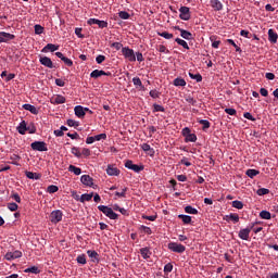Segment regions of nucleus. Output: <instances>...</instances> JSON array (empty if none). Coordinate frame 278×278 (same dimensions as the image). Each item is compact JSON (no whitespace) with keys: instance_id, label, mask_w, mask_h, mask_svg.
Returning a JSON list of instances; mask_svg holds the SVG:
<instances>
[{"instance_id":"nucleus-21","label":"nucleus","mask_w":278,"mask_h":278,"mask_svg":"<svg viewBox=\"0 0 278 278\" xmlns=\"http://www.w3.org/2000/svg\"><path fill=\"white\" fill-rule=\"evenodd\" d=\"M211 8H214L216 12H220V10H223V2L219 0H211Z\"/></svg>"},{"instance_id":"nucleus-29","label":"nucleus","mask_w":278,"mask_h":278,"mask_svg":"<svg viewBox=\"0 0 278 278\" xmlns=\"http://www.w3.org/2000/svg\"><path fill=\"white\" fill-rule=\"evenodd\" d=\"M140 253L143 260H149V257H151V250H149V248L140 249Z\"/></svg>"},{"instance_id":"nucleus-16","label":"nucleus","mask_w":278,"mask_h":278,"mask_svg":"<svg viewBox=\"0 0 278 278\" xmlns=\"http://www.w3.org/2000/svg\"><path fill=\"white\" fill-rule=\"evenodd\" d=\"M14 38H16V36L12 35L10 33L0 31V45L2 42H10V40H14Z\"/></svg>"},{"instance_id":"nucleus-53","label":"nucleus","mask_w":278,"mask_h":278,"mask_svg":"<svg viewBox=\"0 0 278 278\" xmlns=\"http://www.w3.org/2000/svg\"><path fill=\"white\" fill-rule=\"evenodd\" d=\"M227 42H228V45H231L238 53H240L242 51V49H240V47L238 45H236V41H233V39H227Z\"/></svg>"},{"instance_id":"nucleus-11","label":"nucleus","mask_w":278,"mask_h":278,"mask_svg":"<svg viewBox=\"0 0 278 278\" xmlns=\"http://www.w3.org/2000/svg\"><path fill=\"white\" fill-rule=\"evenodd\" d=\"M39 62L42 66H46V68H55L53 61H51L49 56H40Z\"/></svg>"},{"instance_id":"nucleus-13","label":"nucleus","mask_w":278,"mask_h":278,"mask_svg":"<svg viewBox=\"0 0 278 278\" xmlns=\"http://www.w3.org/2000/svg\"><path fill=\"white\" fill-rule=\"evenodd\" d=\"M50 103L52 105H62V103H66V98L62 94H56L50 99Z\"/></svg>"},{"instance_id":"nucleus-41","label":"nucleus","mask_w":278,"mask_h":278,"mask_svg":"<svg viewBox=\"0 0 278 278\" xmlns=\"http://www.w3.org/2000/svg\"><path fill=\"white\" fill-rule=\"evenodd\" d=\"M58 190H60V188L55 185H50L47 188V192H49V194H55V192H58Z\"/></svg>"},{"instance_id":"nucleus-35","label":"nucleus","mask_w":278,"mask_h":278,"mask_svg":"<svg viewBox=\"0 0 278 278\" xmlns=\"http://www.w3.org/2000/svg\"><path fill=\"white\" fill-rule=\"evenodd\" d=\"M245 175L248 177H250V179H253V177H257V175H260V170H257V169H248L245 172Z\"/></svg>"},{"instance_id":"nucleus-5","label":"nucleus","mask_w":278,"mask_h":278,"mask_svg":"<svg viewBox=\"0 0 278 278\" xmlns=\"http://www.w3.org/2000/svg\"><path fill=\"white\" fill-rule=\"evenodd\" d=\"M30 148L33 149V151H49V149L47 148V143L45 141H34L30 144Z\"/></svg>"},{"instance_id":"nucleus-2","label":"nucleus","mask_w":278,"mask_h":278,"mask_svg":"<svg viewBox=\"0 0 278 278\" xmlns=\"http://www.w3.org/2000/svg\"><path fill=\"white\" fill-rule=\"evenodd\" d=\"M122 54L128 62H136V53L128 47L122 48Z\"/></svg>"},{"instance_id":"nucleus-23","label":"nucleus","mask_w":278,"mask_h":278,"mask_svg":"<svg viewBox=\"0 0 278 278\" xmlns=\"http://www.w3.org/2000/svg\"><path fill=\"white\" fill-rule=\"evenodd\" d=\"M178 218L182 220L184 225H192V217L189 215L180 214L178 215Z\"/></svg>"},{"instance_id":"nucleus-47","label":"nucleus","mask_w":278,"mask_h":278,"mask_svg":"<svg viewBox=\"0 0 278 278\" xmlns=\"http://www.w3.org/2000/svg\"><path fill=\"white\" fill-rule=\"evenodd\" d=\"M8 210H10V212H16V210H18V204L14 203V202H10L7 204Z\"/></svg>"},{"instance_id":"nucleus-37","label":"nucleus","mask_w":278,"mask_h":278,"mask_svg":"<svg viewBox=\"0 0 278 278\" xmlns=\"http://www.w3.org/2000/svg\"><path fill=\"white\" fill-rule=\"evenodd\" d=\"M175 42H177V45H179L180 47H182L184 49L189 50L190 47L188 46V42H186V40L181 39V38H176Z\"/></svg>"},{"instance_id":"nucleus-43","label":"nucleus","mask_w":278,"mask_h":278,"mask_svg":"<svg viewBox=\"0 0 278 278\" xmlns=\"http://www.w3.org/2000/svg\"><path fill=\"white\" fill-rule=\"evenodd\" d=\"M141 149L146 153L149 152V151H150V153H155V151L152 149V147L149 143H142Z\"/></svg>"},{"instance_id":"nucleus-30","label":"nucleus","mask_w":278,"mask_h":278,"mask_svg":"<svg viewBox=\"0 0 278 278\" xmlns=\"http://www.w3.org/2000/svg\"><path fill=\"white\" fill-rule=\"evenodd\" d=\"M217 38L218 37H216L214 35L210 37L213 49H218V47H220V40H217Z\"/></svg>"},{"instance_id":"nucleus-46","label":"nucleus","mask_w":278,"mask_h":278,"mask_svg":"<svg viewBox=\"0 0 278 278\" xmlns=\"http://www.w3.org/2000/svg\"><path fill=\"white\" fill-rule=\"evenodd\" d=\"M96 142H99L101 140H108V135L105 132H102L100 135L93 136Z\"/></svg>"},{"instance_id":"nucleus-19","label":"nucleus","mask_w":278,"mask_h":278,"mask_svg":"<svg viewBox=\"0 0 278 278\" xmlns=\"http://www.w3.org/2000/svg\"><path fill=\"white\" fill-rule=\"evenodd\" d=\"M74 112L78 118H84L86 116V112H84V106L81 105H76Z\"/></svg>"},{"instance_id":"nucleus-10","label":"nucleus","mask_w":278,"mask_h":278,"mask_svg":"<svg viewBox=\"0 0 278 278\" xmlns=\"http://www.w3.org/2000/svg\"><path fill=\"white\" fill-rule=\"evenodd\" d=\"M103 75H105L106 77H110V75H112V73L105 72L103 70H94L90 73L91 79H99V77H101Z\"/></svg>"},{"instance_id":"nucleus-63","label":"nucleus","mask_w":278,"mask_h":278,"mask_svg":"<svg viewBox=\"0 0 278 278\" xmlns=\"http://www.w3.org/2000/svg\"><path fill=\"white\" fill-rule=\"evenodd\" d=\"M164 273H173V265L170 263L164 266Z\"/></svg>"},{"instance_id":"nucleus-42","label":"nucleus","mask_w":278,"mask_h":278,"mask_svg":"<svg viewBox=\"0 0 278 278\" xmlns=\"http://www.w3.org/2000/svg\"><path fill=\"white\" fill-rule=\"evenodd\" d=\"M256 194H258V197H264L266 194H270V190L266 188H261L257 189Z\"/></svg>"},{"instance_id":"nucleus-51","label":"nucleus","mask_w":278,"mask_h":278,"mask_svg":"<svg viewBox=\"0 0 278 278\" xmlns=\"http://www.w3.org/2000/svg\"><path fill=\"white\" fill-rule=\"evenodd\" d=\"M71 153L75 155V157H81V151H79V148L77 147H73Z\"/></svg>"},{"instance_id":"nucleus-18","label":"nucleus","mask_w":278,"mask_h":278,"mask_svg":"<svg viewBox=\"0 0 278 278\" xmlns=\"http://www.w3.org/2000/svg\"><path fill=\"white\" fill-rule=\"evenodd\" d=\"M268 40L271 45H277L278 35L273 28L268 30Z\"/></svg>"},{"instance_id":"nucleus-62","label":"nucleus","mask_w":278,"mask_h":278,"mask_svg":"<svg viewBox=\"0 0 278 278\" xmlns=\"http://www.w3.org/2000/svg\"><path fill=\"white\" fill-rule=\"evenodd\" d=\"M225 113L229 114V116H236V114H238L236 109H225Z\"/></svg>"},{"instance_id":"nucleus-12","label":"nucleus","mask_w":278,"mask_h":278,"mask_svg":"<svg viewBox=\"0 0 278 278\" xmlns=\"http://www.w3.org/2000/svg\"><path fill=\"white\" fill-rule=\"evenodd\" d=\"M87 23L89 25H98L100 29H105V27H108V22L98 18H89Z\"/></svg>"},{"instance_id":"nucleus-28","label":"nucleus","mask_w":278,"mask_h":278,"mask_svg":"<svg viewBox=\"0 0 278 278\" xmlns=\"http://www.w3.org/2000/svg\"><path fill=\"white\" fill-rule=\"evenodd\" d=\"M23 110H27V112H30V114H38V109L31 104H23Z\"/></svg>"},{"instance_id":"nucleus-39","label":"nucleus","mask_w":278,"mask_h":278,"mask_svg":"<svg viewBox=\"0 0 278 278\" xmlns=\"http://www.w3.org/2000/svg\"><path fill=\"white\" fill-rule=\"evenodd\" d=\"M232 207H236V210H242L244 207V203H242V201L239 200H235L231 203Z\"/></svg>"},{"instance_id":"nucleus-55","label":"nucleus","mask_w":278,"mask_h":278,"mask_svg":"<svg viewBox=\"0 0 278 278\" xmlns=\"http://www.w3.org/2000/svg\"><path fill=\"white\" fill-rule=\"evenodd\" d=\"M127 190H128L127 187H125L124 189H122V192L116 191L115 197H118L121 199H125Z\"/></svg>"},{"instance_id":"nucleus-57","label":"nucleus","mask_w":278,"mask_h":278,"mask_svg":"<svg viewBox=\"0 0 278 278\" xmlns=\"http://www.w3.org/2000/svg\"><path fill=\"white\" fill-rule=\"evenodd\" d=\"M153 112H166V109L160 104H153Z\"/></svg>"},{"instance_id":"nucleus-36","label":"nucleus","mask_w":278,"mask_h":278,"mask_svg":"<svg viewBox=\"0 0 278 278\" xmlns=\"http://www.w3.org/2000/svg\"><path fill=\"white\" fill-rule=\"evenodd\" d=\"M198 123L200 125H202L203 131H206V129H210V126H211L210 121H207V119H200V121H198Z\"/></svg>"},{"instance_id":"nucleus-56","label":"nucleus","mask_w":278,"mask_h":278,"mask_svg":"<svg viewBox=\"0 0 278 278\" xmlns=\"http://www.w3.org/2000/svg\"><path fill=\"white\" fill-rule=\"evenodd\" d=\"M26 131H28V134H36V126L34 123H30L28 126H26Z\"/></svg>"},{"instance_id":"nucleus-34","label":"nucleus","mask_w":278,"mask_h":278,"mask_svg":"<svg viewBox=\"0 0 278 278\" xmlns=\"http://www.w3.org/2000/svg\"><path fill=\"white\" fill-rule=\"evenodd\" d=\"M25 175L28 179H36V180L40 179L41 177L40 174L34 173V172H26Z\"/></svg>"},{"instance_id":"nucleus-45","label":"nucleus","mask_w":278,"mask_h":278,"mask_svg":"<svg viewBox=\"0 0 278 278\" xmlns=\"http://www.w3.org/2000/svg\"><path fill=\"white\" fill-rule=\"evenodd\" d=\"M35 34L37 36H40V34H45V27H42L40 24L35 25Z\"/></svg>"},{"instance_id":"nucleus-22","label":"nucleus","mask_w":278,"mask_h":278,"mask_svg":"<svg viewBox=\"0 0 278 278\" xmlns=\"http://www.w3.org/2000/svg\"><path fill=\"white\" fill-rule=\"evenodd\" d=\"M224 220H232L233 223H239L240 222V216L236 213H230L229 215H226L224 217Z\"/></svg>"},{"instance_id":"nucleus-38","label":"nucleus","mask_w":278,"mask_h":278,"mask_svg":"<svg viewBox=\"0 0 278 278\" xmlns=\"http://www.w3.org/2000/svg\"><path fill=\"white\" fill-rule=\"evenodd\" d=\"M185 212H186V214H193V215L199 214V210L192 207L191 205H187L185 207Z\"/></svg>"},{"instance_id":"nucleus-25","label":"nucleus","mask_w":278,"mask_h":278,"mask_svg":"<svg viewBox=\"0 0 278 278\" xmlns=\"http://www.w3.org/2000/svg\"><path fill=\"white\" fill-rule=\"evenodd\" d=\"M180 36L185 40H192L194 37L192 36V33L186 30V29H180Z\"/></svg>"},{"instance_id":"nucleus-50","label":"nucleus","mask_w":278,"mask_h":278,"mask_svg":"<svg viewBox=\"0 0 278 278\" xmlns=\"http://www.w3.org/2000/svg\"><path fill=\"white\" fill-rule=\"evenodd\" d=\"M189 77L191 79H195V81H203V76H201V74H192V73H189Z\"/></svg>"},{"instance_id":"nucleus-52","label":"nucleus","mask_w":278,"mask_h":278,"mask_svg":"<svg viewBox=\"0 0 278 278\" xmlns=\"http://www.w3.org/2000/svg\"><path fill=\"white\" fill-rule=\"evenodd\" d=\"M118 16H119V18H122L123 21H127V20H129V17H130V15H129V13H128L127 11H121V12L118 13Z\"/></svg>"},{"instance_id":"nucleus-60","label":"nucleus","mask_w":278,"mask_h":278,"mask_svg":"<svg viewBox=\"0 0 278 278\" xmlns=\"http://www.w3.org/2000/svg\"><path fill=\"white\" fill-rule=\"evenodd\" d=\"M68 127H79V122H75V119H67Z\"/></svg>"},{"instance_id":"nucleus-17","label":"nucleus","mask_w":278,"mask_h":278,"mask_svg":"<svg viewBox=\"0 0 278 278\" xmlns=\"http://www.w3.org/2000/svg\"><path fill=\"white\" fill-rule=\"evenodd\" d=\"M60 49V46L53 45V43H48L46 47L42 48L41 53H51L58 51Z\"/></svg>"},{"instance_id":"nucleus-32","label":"nucleus","mask_w":278,"mask_h":278,"mask_svg":"<svg viewBox=\"0 0 278 278\" xmlns=\"http://www.w3.org/2000/svg\"><path fill=\"white\" fill-rule=\"evenodd\" d=\"M67 170L70 173H74V175H81V168L75 166V165H70Z\"/></svg>"},{"instance_id":"nucleus-44","label":"nucleus","mask_w":278,"mask_h":278,"mask_svg":"<svg viewBox=\"0 0 278 278\" xmlns=\"http://www.w3.org/2000/svg\"><path fill=\"white\" fill-rule=\"evenodd\" d=\"M185 142H197V135L191 132L185 137Z\"/></svg>"},{"instance_id":"nucleus-14","label":"nucleus","mask_w":278,"mask_h":278,"mask_svg":"<svg viewBox=\"0 0 278 278\" xmlns=\"http://www.w3.org/2000/svg\"><path fill=\"white\" fill-rule=\"evenodd\" d=\"M80 181L84 184V186H88L89 188H93L94 186V179H92L90 175H83L80 177Z\"/></svg>"},{"instance_id":"nucleus-61","label":"nucleus","mask_w":278,"mask_h":278,"mask_svg":"<svg viewBox=\"0 0 278 278\" xmlns=\"http://www.w3.org/2000/svg\"><path fill=\"white\" fill-rule=\"evenodd\" d=\"M96 62H97V64H103V62H105V55L99 54V55L96 58Z\"/></svg>"},{"instance_id":"nucleus-64","label":"nucleus","mask_w":278,"mask_h":278,"mask_svg":"<svg viewBox=\"0 0 278 278\" xmlns=\"http://www.w3.org/2000/svg\"><path fill=\"white\" fill-rule=\"evenodd\" d=\"M62 62H64V64L66 66H73V60H71V59H68L66 56L62 59Z\"/></svg>"},{"instance_id":"nucleus-48","label":"nucleus","mask_w":278,"mask_h":278,"mask_svg":"<svg viewBox=\"0 0 278 278\" xmlns=\"http://www.w3.org/2000/svg\"><path fill=\"white\" fill-rule=\"evenodd\" d=\"M161 38H165V40H170L173 38V34L168 31L157 33Z\"/></svg>"},{"instance_id":"nucleus-54","label":"nucleus","mask_w":278,"mask_h":278,"mask_svg":"<svg viewBox=\"0 0 278 278\" xmlns=\"http://www.w3.org/2000/svg\"><path fill=\"white\" fill-rule=\"evenodd\" d=\"M76 262H77L78 264L86 265V254H80V255H78L77 258H76Z\"/></svg>"},{"instance_id":"nucleus-49","label":"nucleus","mask_w":278,"mask_h":278,"mask_svg":"<svg viewBox=\"0 0 278 278\" xmlns=\"http://www.w3.org/2000/svg\"><path fill=\"white\" fill-rule=\"evenodd\" d=\"M140 231H142V233H147L148 236H151V233H153V231L151 230V228H149L148 226H140Z\"/></svg>"},{"instance_id":"nucleus-58","label":"nucleus","mask_w":278,"mask_h":278,"mask_svg":"<svg viewBox=\"0 0 278 278\" xmlns=\"http://www.w3.org/2000/svg\"><path fill=\"white\" fill-rule=\"evenodd\" d=\"M243 118H247L248 121H252V123H255V117H253V115L250 112H245L243 114Z\"/></svg>"},{"instance_id":"nucleus-59","label":"nucleus","mask_w":278,"mask_h":278,"mask_svg":"<svg viewBox=\"0 0 278 278\" xmlns=\"http://www.w3.org/2000/svg\"><path fill=\"white\" fill-rule=\"evenodd\" d=\"M149 94H150V97H152V99H160V91H157V90H151L150 92H149Z\"/></svg>"},{"instance_id":"nucleus-6","label":"nucleus","mask_w":278,"mask_h":278,"mask_svg":"<svg viewBox=\"0 0 278 278\" xmlns=\"http://www.w3.org/2000/svg\"><path fill=\"white\" fill-rule=\"evenodd\" d=\"M179 12H180L179 18L181 21H190V18H191L190 8H188V7H180Z\"/></svg>"},{"instance_id":"nucleus-15","label":"nucleus","mask_w":278,"mask_h":278,"mask_svg":"<svg viewBox=\"0 0 278 278\" xmlns=\"http://www.w3.org/2000/svg\"><path fill=\"white\" fill-rule=\"evenodd\" d=\"M106 175H110V177H118L121 175V169L114 165H109L106 168Z\"/></svg>"},{"instance_id":"nucleus-1","label":"nucleus","mask_w":278,"mask_h":278,"mask_svg":"<svg viewBox=\"0 0 278 278\" xmlns=\"http://www.w3.org/2000/svg\"><path fill=\"white\" fill-rule=\"evenodd\" d=\"M98 210L99 212H102V214H105L106 217L110 218L111 220H118V214H116L114 210H112V207L105 206V205H99Z\"/></svg>"},{"instance_id":"nucleus-40","label":"nucleus","mask_w":278,"mask_h":278,"mask_svg":"<svg viewBox=\"0 0 278 278\" xmlns=\"http://www.w3.org/2000/svg\"><path fill=\"white\" fill-rule=\"evenodd\" d=\"M260 217L263 218V220H270L271 216H270V212L268 211H262L260 213Z\"/></svg>"},{"instance_id":"nucleus-27","label":"nucleus","mask_w":278,"mask_h":278,"mask_svg":"<svg viewBox=\"0 0 278 278\" xmlns=\"http://www.w3.org/2000/svg\"><path fill=\"white\" fill-rule=\"evenodd\" d=\"M132 84L134 86H136V88H139V90H144V85H142V80L140 79V77H134Z\"/></svg>"},{"instance_id":"nucleus-7","label":"nucleus","mask_w":278,"mask_h":278,"mask_svg":"<svg viewBox=\"0 0 278 278\" xmlns=\"http://www.w3.org/2000/svg\"><path fill=\"white\" fill-rule=\"evenodd\" d=\"M62 216H63L62 211H60V210L53 211L50 214V220H51V223L56 225V223H60L62 220Z\"/></svg>"},{"instance_id":"nucleus-9","label":"nucleus","mask_w":278,"mask_h":278,"mask_svg":"<svg viewBox=\"0 0 278 278\" xmlns=\"http://www.w3.org/2000/svg\"><path fill=\"white\" fill-rule=\"evenodd\" d=\"M18 257H23V252L16 250L14 252H8L4 255V258L8 260V262H12V260H18Z\"/></svg>"},{"instance_id":"nucleus-33","label":"nucleus","mask_w":278,"mask_h":278,"mask_svg":"<svg viewBox=\"0 0 278 278\" xmlns=\"http://www.w3.org/2000/svg\"><path fill=\"white\" fill-rule=\"evenodd\" d=\"M174 86L176 87H185L186 86V79L181 78V77H177L174 79Z\"/></svg>"},{"instance_id":"nucleus-20","label":"nucleus","mask_w":278,"mask_h":278,"mask_svg":"<svg viewBox=\"0 0 278 278\" xmlns=\"http://www.w3.org/2000/svg\"><path fill=\"white\" fill-rule=\"evenodd\" d=\"M17 131L21 134V136H25L27 132V123L25 121H22L20 125L17 126Z\"/></svg>"},{"instance_id":"nucleus-4","label":"nucleus","mask_w":278,"mask_h":278,"mask_svg":"<svg viewBox=\"0 0 278 278\" xmlns=\"http://www.w3.org/2000/svg\"><path fill=\"white\" fill-rule=\"evenodd\" d=\"M125 167L128 168L129 170H134V173H140L141 170H144L143 165H136L134 164V161H126L125 162Z\"/></svg>"},{"instance_id":"nucleus-26","label":"nucleus","mask_w":278,"mask_h":278,"mask_svg":"<svg viewBox=\"0 0 278 278\" xmlns=\"http://www.w3.org/2000/svg\"><path fill=\"white\" fill-rule=\"evenodd\" d=\"M87 255L91 258L92 262H99V253L94 250L87 251Z\"/></svg>"},{"instance_id":"nucleus-24","label":"nucleus","mask_w":278,"mask_h":278,"mask_svg":"<svg viewBox=\"0 0 278 278\" xmlns=\"http://www.w3.org/2000/svg\"><path fill=\"white\" fill-rule=\"evenodd\" d=\"M94 197V193L91 192V193H85V194H81L80 198H79V201L80 203H86V201H92V198Z\"/></svg>"},{"instance_id":"nucleus-8","label":"nucleus","mask_w":278,"mask_h":278,"mask_svg":"<svg viewBox=\"0 0 278 278\" xmlns=\"http://www.w3.org/2000/svg\"><path fill=\"white\" fill-rule=\"evenodd\" d=\"M253 227H255V224H252V226L250 228H243L239 231V238L241 240H249L250 235H251V230L253 229Z\"/></svg>"},{"instance_id":"nucleus-3","label":"nucleus","mask_w":278,"mask_h":278,"mask_svg":"<svg viewBox=\"0 0 278 278\" xmlns=\"http://www.w3.org/2000/svg\"><path fill=\"white\" fill-rule=\"evenodd\" d=\"M167 247L173 253H184L186 251V247L177 242H169Z\"/></svg>"},{"instance_id":"nucleus-31","label":"nucleus","mask_w":278,"mask_h":278,"mask_svg":"<svg viewBox=\"0 0 278 278\" xmlns=\"http://www.w3.org/2000/svg\"><path fill=\"white\" fill-rule=\"evenodd\" d=\"M24 273H31V275H40V269L37 266H31L24 269Z\"/></svg>"}]
</instances>
